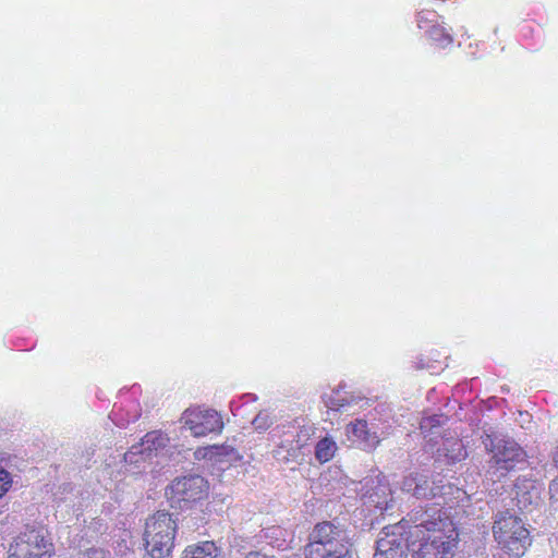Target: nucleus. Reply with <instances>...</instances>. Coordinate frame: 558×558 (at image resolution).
Segmentation results:
<instances>
[{
    "label": "nucleus",
    "mask_w": 558,
    "mask_h": 558,
    "mask_svg": "<svg viewBox=\"0 0 558 558\" xmlns=\"http://www.w3.org/2000/svg\"><path fill=\"white\" fill-rule=\"evenodd\" d=\"M80 558H110V553L101 548H89Z\"/></svg>",
    "instance_id": "30"
},
{
    "label": "nucleus",
    "mask_w": 558,
    "mask_h": 558,
    "mask_svg": "<svg viewBox=\"0 0 558 558\" xmlns=\"http://www.w3.org/2000/svg\"><path fill=\"white\" fill-rule=\"evenodd\" d=\"M257 396L255 393H251V392H247V393H243L241 397H240V401L243 403H248V402H255L257 400Z\"/></svg>",
    "instance_id": "32"
},
{
    "label": "nucleus",
    "mask_w": 558,
    "mask_h": 558,
    "mask_svg": "<svg viewBox=\"0 0 558 558\" xmlns=\"http://www.w3.org/2000/svg\"><path fill=\"white\" fill-rule=\"evenodd\" d=\"M223 427L221 415L215 410H198L184 417V428L194 437L219 433Z\"/></svg>",
    "instance_id": "13"
},
{
    "label": "nucleus",
    "mask_w": 558,
    "mask_h": 558,
    "mask_svg": "<svg viewBox=\"0 0 558 558\" xmlns=\"http://www.w3.org/2000/svg\"><path fill=\"white\" fill-rule=\"evenodd\" d=\"M548 492L550 504L558 507V475L549 483Z\"/></svg>",
    "instance_id": "31"
},
{
    "label": "nucleus",
    "mask_w": 558,
    "mask_h": 558,
    "mask_svg": "<svg viewBox=\"0 0 558 558\" xmlns=\"http://www.w3.org/2000/svg\"><path fill=\"white\" fill-rule=\"evenodd\" d=\"M282 428H288L283 430L282 434L286 436L284 440L281 444L282 448H287V451L290 456H294L300 447L302 446L303 440H301V430L300 425L296 422L289 423L288 425H283Z\"/></svg>",
    "instance_id": "21"
},
{
    "label": "nucleus",
    "mask_w": 558,
    "mask_h": 558,
    "mask_svg": "<svg viewBox=\"0 0 558 558\" xmlns=\"http://www.w3.org/2000/svg\"><path fill=\"white\" fill-rule=\"evenodd\" d=\"M457 538V531L446 535L438 532L411 537L412 541H415V545H411L412 558H452Z\"/></svg>",
    "instance_id": "10"
},
{
    "label": "nucleus",
    "mask_w": 558,
    "mask_h": 558,
    "mask_svg": "<svg viewBox=\"0 0 558 558\" xmlns=\"http://www.w3.org/2000/svg\"><path fill=\"white\" fill-rule=\"evenodd\" d=\"M337 449L338 446L333 438L325 436L315 446V458L319 463H326L335 457Z\"/></svg>",
    "instance_id": "23"
},
{
    "label": "nucleus",
    "mask_w": 558,
    "mask_h": 558,
    "mask_svg": "<svg viewBox=\"0 0 558 558\" xmlns=\"http://www.w3.org/2000/svg\"><path fill=\"white\" fill-rule=\"evenodd\" d=\"M242 405V402L239 400H231L230 401V410L234 413V411L239 410Z\"/></svg>",
    "instance_id": "33"
},
{
    "label": "nucleus",
    "mask_w": 558,
    "mask_h": 558,
    "mask_svg": "<svg viewBox=\"0 0 558 558\" xmlns=\"http://www.w3.org/2000/svg\"><path fill=\"white\" fill-rule=\"evenodd\" d=\"M12 486V476L11 474L0 465V498L9 492Z\"/></svg>",
    "instance_id": "29"
},
{
    "label": "nucleus",
    "mask_w": 558,
    "mask_h": 558,
    "mask_svg": "<svg viewBox=\"0 0 558 558\" xmlns=\"http://www.w3.org/2000/svg\"><path fill=\"white\" fill-rule=\"evenodd\" d=\"M121 398L120 403H114L109 417L117 426L125 427L141 416L142 408L136 399L129 398L128 392L121 393Z\"/></svg>",
    "instance_id": "15"
},
{
    "label": "nucleus",
    "mask_w": 558,
    "mask_h": 558,
    "mask_svg": "<svg viewBox=\"0 0 558 558\" xmlns=\"http://www.w3.org/2000/svg\"><path fill=\"white\" fill-rule=\"evenodd\" d=\"M553 463L556 468H558V446L554 449L551 453Z\"/></svg>",
    "instance_id": "35"
},
{
    "label": "nucleus",
    "mask_w": 558,
    "mask_h": 558,
    "mask_svg": "<svg viewBox=\"0 0 558 558\" xmlns=\"http://www.w3.org/2000/svg\"><path fill=\"white\" fill-rule=\"evenodd\" d=\"M447 420L448 417L444 414L424 416L420 422V429L425 437L430 436L429 440H433V436L438 434L435 429L440 428Z\"/></svg>",
    "instance_id": "25"
},
{
    "label": "nucleus",
    "mask_w": 558,
    "mask_h": 558,
    "mask_svg": "<svg viewBox=\"0 0 558 558\" xmlns=\"http://www.w3.org/2000/svg\"><path fill=\"white\" fill-rule=\"evenodd\" d=\"M493 534L499 546L517 558L523 556L531 544L530 532L522 519L509 509L495 514Z\"/></svg>",
    "instance_id": "4"
},
{
    "label": "nucleus",
    "mask_w": 558,
    "mask_h": 558,
    "mask_svg": "<svg viewBox=\"0 0 558 558\" xmlns=\"http://www.w3.org/2000/svg\"><path fill=\"white\" fill-rule=\"evenodd\" d=\"M444 477L439 474L430 476L424 472H412L404 476L401 483V489L411 494L417 499H432L442 497Z\"/></svg>",
    "instance_id": "12"
},
{
    "label": "nucleus",
    "mask_w": 558,
    "mask_h": 558,
    "mask_svg": "<svg viewBox=\"0 0 558 558\" xmlns=\"http://www.w3.org/2000/svg\"><path fill=\"white\" fill-rule=\"evenodd\" d=\"M439 21V15L435 11H421L416 14V25L425 34Z\"/></svg>",
    "instance_id": "28"
},
{
    "label": "nucleus",
    "mask_w": 558,
    "mask_h": 558,
    "mask_svg": "<svg viewBox=\"0 0 558 558\" xmlns=\"http://www.w3.org/2000/svg\"><path fill=\"white\" fill-rule=\"evenodd\" d=\"M168 442H169V437L166 434H163L160 430H153V432L147 433L142 438L141 442H138V445L143 448V450L145 452H147V454L150 458H154L157 456V452L160 449H163L167 447Z\"/></svg>",
    "instance_id": "18"
},
{
    "label": "nucleus",
    "mask_w": 558,
    "mask_h": 558,
    "mask_svg": "<svg viewBox=\"0 0 558 558\" xmlns=\"http://www.w3.org/2000/svg\"><path fill=\"white\" fill-rule=\"evenodd\" d=\"M264 536L268 543L278 549H286L292 541L291 533L281 526H270L264 530Z\"/></svg>",
    "instance_id": "22"
},
{
    "label": "nucleus",
    "mask_w": 558,
    "mask_h": 558,
    "mask_svg": "<svg viewBox=\"0 0 558 558\" xmlns=\"http://www.w3.org/2000/svg\"><path fill=\"white\" fill-rule=\"evenodd\" d=\"M169 489L171 506L184 508L207 498L209 494V483L202 475L190 474L175 478Z\"/></svg>",
    "instance_id": "9"
},
{
    "label": "nucleus",
    "mask_w": 558,
    "mask_h": 558,
    "mask_svg": "<svg viewBox=\"0 0 558 558\" xmlns=\"http://www.w3.org/2000/svg\"><path fill=\"white\" fill-rule=\"evenodd\" d=\"M444 22L438 21L427 33L426 36L436 45L438 48H447L453 43L452 35L442 25Z\"/></svg>",
    "instance_id": "24"
},
{
    "label": "nucleus",
    "mask_w": 558,
    "mask_h": 558,
    "mask_svg": "<svg viewBox=\"0 0 558 558\" xmlns=\"http://www.w3.org/2000/svg\"><path fill=\"white\" fill-rule=\"evenodd\" d=\"M515 498L521 508L536 506L541 502L542 484L532 478L518 477L514 484Z\"/></svg>",
    "instance_id": "16"
},
{
    "label": "nucleus",
    "mask_w": 558,
    "mask_h": 558,
    "mask_svg": "<svg viewBox=\"0 0 558 558\" xmlns=\"http://www.w3.org/2000/svg\"><path fill=\"white\" fill-rule=\"evenodd\" d=\"M359 494L363 506L371 509H377L380 513L392 508V495L389 483L385 475L378 474L368 476L361 481Z\"/></svg>",
    "instance_id": "11"
},
{
    "label": "nucleus",
    "mask_w": 558,
    "mask_h": 558,
    "mask_svg": "<svg viewBox=\"0 0 558 558\" xmlns=\"http://www.w3.org/2000/svg\"><path fill=\"white\" fill-rule=\"evenodd\" d=\"M389 427L387 421L377 418L369 413L365 418H356L345 427L349 440L364 451H373L386 436Z\"/></svg>",
    "instance_id": "7"
},
{
    "label": "nucleus",
    "mask_w": 558,
    "mask_h": 558,
    "mask_svg": "<svg viewBox=\"0 0 558 558\" xmlns=\"http://www.w3.org/2000/svg\"><path fill=\"white\" fill-rule=\"evenodd\" d=\"M320 399L328 411L335 413L347 412L362 400L361 397L347 391L345 384H339L330 392H324Z\"/></svg>",
    "instance_id": "14"
},
{
    "label": "nucleus",
    "mask_w": 558,
    "mask_h": 558,
    "mask_svg": "<svg viewBox=\"0 0 558 558\" xmlns=\"http://www.w3.org/2000/svg\"><path fill=\"white\" fill-rule=\"evenodd\" d=\"M53 544L48 531L41 525H25L12 539L8 558H50Z\"/></svg>",
    "instance_id": "6"
},
{
    "label": "nucleus",
    "mask_w": 558,
    "mask_h": 558,
    "mask_svg": "<svg viewBox=\"0 0 558 558\" xmlns=\"http://www.w3.org/2000/svg\"><path fill=\"white\" fill-rule=\"evenodd\" d=\"M481 438L485 450L490 454L488 472L497 477L506 476L518 465L526 463L527 454L514 439L486 430Z\"/></svg>",
    "instance_id": "2"
},
{
    "label": "nucleus",
    "mask_w": 558,
    "mask_h": 558,
    "mask_svg": "<svg viewBox=\"0 0 558 558\" xmlns=\"http://www.w3.org/2000/svg\"><path fill=\"white\" fill-rule=\"evenodd\" d=\"M404 522L405 520H402L383 529L376 542L374 558H408L411 545H415V541L405 532Z\"/></svg>",
    "instance_id": "8"
},
{
    "label": "nucleus",
    "mask_w": 558,
    "mask_h": 558,
    "mask_svg": "<svg viewBox=\"0 0 558 558\" xmlns=\"http://www.w3.org/2000/svg\"><path fill=\"white\" fill-rule=\"evenodd\" d=\"M220 548L211 541H204L187 546L181 558H217Z\"/></svg>",
    "instance_id": "19"
},
{
    "label": "nucleus",
    "mask_w": 558,
    "mask_h": 558,
    "mask_svg": "<svg viewBox=\"0 0 558 558\" xmlns=\"http://www.w3.org/2000/svg\"><path fill=\"white\" fill-rule=\"evenodd\" d=\"M437 452L439 457H445L450 464L465 459L468 454L462 440L458 438L445 439Z\"/></svg>",
    "instance_id": "17"
},
{
    "label": "nucleus",
    "mask_w": 558,
    "mask_h": 558,
    "mask_svg": "<svg viewBox=\"0 0 558 558\" xmlns=\"http://www.w3.org/2000/svg\"><path fill=\"white\" fill-rule=\"evenodd\" d=\"M215 449L218 461L221 463L226 462L232 464L242 460V456L239 453V451L230 445H222L220 447H216Z\"/></svg>",
    "instance_id": "26"
},
{
    "label": "nucleus",
    "mask_w": 558,
    "mask_h": 558,
    "mask_svg": "<svg viewBox=\"0 0 558 558\" xmlns=\"http://www.w3.org/2000/svg\"><path fill=\"white\" fill-rule=\"evenodd\" d=\"M244 558H268V557L265 555H262L260 553H257V551H251Z\"/></svg>",
    "instance_id": "34"
},
{
    "label": "nucleus",
    "mask_w": 558,
    "mask_h": 558,
    "mask_svg": "<svg viewBox=\"0 0 558 558\" xmlns=\"http://www.w3.org/2000/svg\"><path fill=\"white\" fill-rule=\"evenodd\" d=\"M151 459L143 448L135 444L125 453L124 461L129 465H133L134 473H141L146 471L147 465L151 464Z\"/></svg>",
    "instance_id": "20"
},
{
    "label": "nucleus",
    "mask_w": 558,
    "mask_h": 558,
    "mask_svg": "<svg viewBox=\"0 0 558 558\" xmlns=\"http://www.w3.org/2000/svg\"><path fill=\"white\" fill-rule=\"evenodd\" d=\"M407 522L411 523L408 531L410 537H420L422 534L441 532L444 535L456 531L452 520L438 502L414 507L408 513Z\"/></svg>",
    "instance_id": "5"
},
{
    "label": "nucleus",
    "mask_w": 558,
    "mask_h": 558,
    "mask_svg": "<svg viewBox=\"0 0 558 558\" xmlns=\"http://www.w3.org/2000/svg\"><path fill=\"white\" fill-rule=\"evenodd\" d=\"M136 390H137V388H136V387H132V389H131V395H132V396H133V395H135V393H136Z\"/></svg>",
    "instance_id": "36"
},
{
    "label": "nucleus",
    "mask_w": 558,
    "mask_h": 558,
    "mask_svg": "<svg viewBox=\"0 0 558 558\" xmlns=\"http://www.w3.org/2000/svg\"><path fill=\"white\" fill-rule=\"evenodd\" d=\"M275 423V416L268 410L259 411L252 421L253 428L258 433L266 432Z\"/></svg>",
    "instance_id": "27"
},
{
    "label": "nucleus",
    "mask_w": 558,
    "mask_h": 558,
    "mask_svg": "<svg viewBox=\"0 0 558 558\" xmlns=\"http://www.w3.org/2000/svg\"><path fill=\"white\" fill-rule=\"evenodd\" d=\"M352 551L350 532L335 521H322L308 534L304 558H350Z\"/></svg>",
    "instance_id": "1"
},
{
    "label": "nucleus",
    "mask_w": 558,
    "mask_h": 558,
    "mask_svg": "<svg viewBox=\"0 0 558 558\" xmlns=\"http://www.w3.org/2000/svg\"><path fill=\"white\" fill-rule=\"evenodd\" d=\"M177 530V519L165 510L148 517L144 532L146 553L151 558L168 557L174 547Z\"/></svg>",
    "instance_id": "3"
}]
</instances>
